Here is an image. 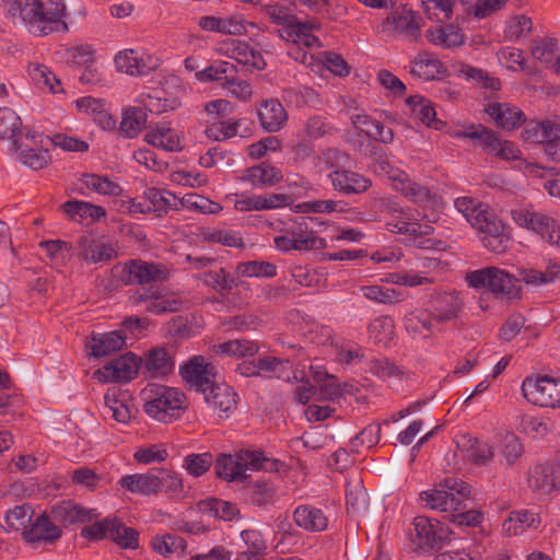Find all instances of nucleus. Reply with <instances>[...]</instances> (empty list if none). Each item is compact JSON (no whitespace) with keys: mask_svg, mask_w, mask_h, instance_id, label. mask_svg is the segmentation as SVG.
I'll list each match as a JSON object with an SVG mask.
<instances>
[{"mask_svg":"<svg viewBox=\"0 0 560 560\" xmlns=\"http://www.w3.org/2000/svg\"><path fill=\"white\" fill-rule=\"evenodd\" d=\"M122 489L143 497L156 495L160 493V479L156 468L145 474L125 475L118 480Z\"/></svg>","mask_w":560,"mask_h":560,"instance_id":"nucleus-18","label":"nucleus"},{"mask_svg":"<svg viewBox=\"0 0 560 560\" xmlns=\"http://www.w3.org/2000/svg\"><path fill=\"white\" fill-rule=\"evenodd\" d=\"M471 225L481 234L483 246L494 254H503L511 247L512 238L503 222L486 211L475 215Z\"/></svg>","mask_w":560,"mask_h":560,"instance_id":"nucleus-7","label":"nucleus"},{"mask_svg":"<svg viewBox=\"0 0 560 560\" xmlns=\"http://www.w3.org/2000/svg\"><path fill=\"white\" fill-rule=\"evenodd\" d=\"M86 346L91 349L93 357H107L127 347L126 336H121L118 329L104 334H93Z\"/></svg>","mask_w":560,"mask_h":560,"instance_id":"nucleus-29","label":"nucleus"},{"mask_svg":"<svg viewBox=\"0 0 560 560\" xmlns=\"http://www.w3.org/2000/svg\"><path fill=\"white\" fill-rule=\"evenodd\" d=\"M425 36L432 44L440 45L445 48H451L464 44V36L460 33V30L451 24L446 26L429 28L425 33Z\"/></svg>","mask_w":560,"mask_h":560,"instance_id":"nucleus-48","label":"nucleus"},{"mask_svg":"<svg viewBox=\"0 0 560 560\" xmlns=\"http://www.w3.org/2000/svg\"><path fill=\"white\" fill-rule=\"evenodd\" d=\"M72 78L86 91H90L102 82V74L96 63H89V66L72 65Z\"/></svg>","mask_w":560,"mask_h":560,"instance_id":"nucleus-60","label":"nucleus"},{"mask_svg":"<svg viewBox=\"0 0 560 560\" xmlns=\"http://www.w3.org/2000/svg\"><path fill=\"white\" fill-rule=\"evenodd\" d=\"M150 322L145 317L128 316L119 325L118 331L121 336H126V345L128 341L132 345L133 341L144 336Z\"/></svg>","mask_w":560,"mask_h":560,"instance_id":"nucleus-58","label":"nucleus"},{"mask_svg":"<svg viewBox=\"0 0 560 560\" xmlns=\"http://www.w3.org/2000/svg\"><path fill=\"white\" fill-rule=\"evenodd\" d=\"M174 365V360L165 348H155L148 353L143 368L153 377L170 374Z\"/></svg>","mask_w":560,"mask_h":560,"instance_id":"nucleus-41","label":"nucleus"},{"mask_svg":"<svg viewBox=\"0 0 560 560\" xmlns=\"http://www.w3.org/2000/svg\"><path fill=\"white\" fill-rule=\"evenodd\" d=\"M394 188L418 206L425 207L434 201L435 196L430 189L412 182L407 173L399 182L394 184Z\"/></svg>","mask_w":560,"mask_h":560,"instance_id":"nucleus-40","label":"nucleus"},{"mask_svg":"<svg viewBox=\"0 0 560 560\" xmlns=\"http://www.w3.org/2000/svg\"><path fill=\"white\" fill-rule=\"evenodd\" d=\"M455 136L458 139L471 140L488 154H491L495 150V144H499V133L482 124H471L464 130L457 131Z\"/></svg>","mask_w":560,"mask_h":560,"instance_id":"nucleus-30","label":"nucleus"},{"mask_svg":"<svg viewBox=\"0 0 560 560\" xmlns=\"http://www.w3.org/2000/svg\"><path fill=\"white\" fill-rule=\"evenodd\" d=\"M447 72L443 62L434 55L428 51L419 52L412 61L410 73L423 81L442 79Z\"/></svg>","mask_w":560,"mask_h":560,"instance_id":"nucleus-21","label":"nucleus"},{"mask_svg":"<svg viewBox=\"0 0 560 560\" xmlns=\"http://www.w3.org/2000/svg\"><path fill=\"white\" fill-rule=\"evenodd\" d=\"M39 246L45 249L55 268L66 266V259L70 256V246L67 242L60 240L42 241Z\"/></svg>","mask_w":560,"mask_h":560,"instance_id":"nucleus-61","label":"nucleus"},{"mask_svg":"<svg viewBox=\"0 0 560 560\" xmlns=\"http://www.w3.org/2000/svg\"><path fill=\"white\" fill-rule=\"evenodd\" d=\"M213 350L219 355L228 357H253L257 353L258 347L254 341L246 339L229 340L217 345Z\"/></svg>","mask_w":560,"mask_h":560,"instance_id":"nucleus-51","label":"nucleus"},{"mask_svg":"<svg viewBox=\"0 0 560 560\" xmlns=\"http://www.w3.org/2000/svg\"><path fill=\"white\" fill-rule=\"evenodd\" d=\"M422 18L406 7L393 10L383 22V30L410 43L421 36Z\"/></svg>","mask_w":560,"mask_h":560,"instance_id":"nucleus-11","label":"nucleus"},{"mask_svg":"<svg viewBox=\"0 0 560 560\" xmlns=\"http://www.w3.org/2000/svg\"><path fill=\"white\" fill-rule=\"evenodd\" d=\"M79 246L83 259L94 264L108 262L118 257L119 247L117 242L104 237H82Z\"/></svg>","mask_w":560,"mask_h":560,"instance_id":"nucleus-16","label":"nucleus"},{"mask_svg":"<svg viewBox=\"0 0 560 560\" xmlns=\"http://www.w3.org/2000/svg\"><path fill=\"white\" fill-rule=\"evenodd\" d=\"M151 547L156 553L166 558L174 553H177L178 556L184 555L187 548V542L177 534H165L162 536H155L151 540Z\"/></svg>","mask_w":560,"mask_h":560,"instance_id":"nucleus-50","label":"nucleus"},{"mask_svg":"<svg viewBox=\"0 0 560 560\" xmlns=\"http://www.w3.org/2000/svg\"><path fill=\"white\" fill-rule=\"evenodd\" d=\"M203 394L205 401L213 409L224 413L228 418L230 413L237 408V394L225 383H217V381Z\"/></svg>","mask_w":560,"mask_h":560,"instance_id":"nucleus-20","label":"nucleus"},{"mask_svg":"<svg viewBox=\"0 0 560 560\" xmlns=\"http://www.w3.org/2000/svg\"><path fill=\"white\" fill-rule=\"evenodd\" d=\"M238 73L237 67L229 61L219 60L207 67L206 69L198 71L196 78L200 82H220L224 86L228 79L233 80V75Z\"/></svg>","mask_w":560,"mask_h":560,"instance_id":"nucleus-43","label":"nucleus"},{"mask_svg":"<svg viewBox=\"0 0 560 560\" xmlns=\"http://www.w3.org/2000/svg\"><path fill=\"white\" fill-rule=\"evenodd\" d=\"M462 308L463 302L457 293H444L434 301L433 310L430 313L433 314L438 324H443L457 318Z\"/></svg>","mask_w":560,"mask_h":560,"instance_id":"nucleus-35","label":"nucleus"},{"mask_svg":"<svg viewBox=\"0 0 560 560\" xmlns=\"http://www.w3.org/2000/svg\"><path fill=\"white\" fill-rule=\"evenodd\" d=\"M143 396L145 413L163 423L178 419L187 408L185 394L174 387L151 384L143 390Z\"/></svg>","mask_w":560,"mask_h":560,"instance_id":"nucleus-3","label":"nucleus"},{"mask_svg":"<svg viewBox=\"0 0 560 560\" xmlns=\"http://www.w3.org/2000/svg\"><path fill=\"white\" fill-rule=\"evenodd\" d=\"M458 72L467 81H474L482 89L489 90V98H498L497 93L501 90L502 84L499 78L491 77L487 71L475 68L468 63H459Z\"/></svg>","mask_w":560,"mask_h":560,"instance_id":"nucleus-38","label":"nucleus"},{"mask_svg":"<svg viewBox=\"0 0 560 560\" xmlns=\"http://www.w3.org/2000/svg\"><path fill=\"white\" fill-rule=\"evenodd\" d=\"M141 365L142 358L129 351L95 370L93 372V378L102 384L127 383L138 375Z\"/></svg>","mask_w":560,"mask_h":560,"instance_id":"nucleus-9","label":"nucleus"},{"mask_svg":"<svg viewBox=\"0 0 560 560\" xmlns=\"http://www.w3.org/2000/svg\"><path fill=\"white\" fill-rule=\"evenodd\" d=\"M241 538L246 545V550L241 552L243 560H256L265 555L267 545L259 530L245 529L241 533Z\"/></svg>","mask_w":560,"mask_h":560,"instance_id":"nucleus-52","label":"nucleus"},{"mask_svg":"<svg viewBox=\"0 0 560 560\" xmlns=\"http://www.w3.org/2000/svg\"><path fill=\"white\" fill-rule=\"evenodd\" d=\"M470 486L462 479L447 477L436 488L422 491L420 500L431 510L455 512L466 509L465 501L470 497Z\"/></svg>","mask_w":560,"mask_h":560,"instance_id":"nucleus-4","label":"nucleus"},{"mask_svg":"<svg viewBox=\"0 0 560 560\" xmlns=\"http://www.w3.org/2000/svg\"><path fill=\"white\" fill-rule=\"evenodd\" d=\"M522 138L525 141L541 144L542 152L546 155L547 145L560 140V125L548 119L529 121L522 131Z\"/></svg>","mask_w":560,"mask_h":560,"instance_id":"nucleus-19","label":"nucleus"},{"mask_svg":"<svg viewBox=\"0 0 560 560\" xmlns=\"http://www.w3.org/2000/svg\"><path fill=\"white\" fill-rule=\"evenodd\" d=\"M265 15L275 24L281 26L278 34L285 40L295 42L305 31L307 24L302 23L291 13V10L283 4H269L262 9Z\"/></svg>","mask_w":560,"mask_h":560,"instance_id":"nucleus-13","label":"nucleus"},{"mask_svg":"<svg viewBox=\"0 0 560 560\" xmlns=\"http://www.w3.org/2000/svg\"><path fill=\"white\" fill-rule=\"evenodd\" d=\"M394 320L388 315L378 316L373 319L369 327V337L374 340L375 343L386 345L394 335Z\"/></svg>","mask_w":560,"mask_h":560,"instance_id":"nucleus-55","label":"nucleus"},{"mask_svg":"<svg viewBox=\"0 0 560 560\" xmlns=\"http://www.w3.org/2000/svg\"><path fill=\"white\" fill-rule=\"evenodd\" d=\"M285 233L291 235L295 240L296 244L302 243V247H298L299 252L324 249L327 246L324 238L319 237L315 231L310 230L305 219L301 222L294 223L291 228H288Z\"/></svg>","mask_w":560,"mask_h":560,"instance_id":"nucleus-34","label":"nucleus"},{"mask_svg":"<svg viewBox=\"0 0 560 560\" xmlns=\"http://www.w3.org/2000/svg\"><path fill=\"white\" fill-rule=\"evenodd\" d=\"M198 25L207 32L220 33L223 35L240 36L246 33L244 21L235 18H217L212 15L201 16Z\"/></svg>","mask_w":560,"mask_h":560,"instance_id":"nucleus-31","label":"nucleus"},{"mask_svg":"<svg viewBox=\"0 0 560 560\" xmlns=\"http://www.w3.org/2000/svg\"><path fill=\"white\" fill-rule=\"evenodd\" d=\"M328 177L334 189L345 195L363 194L372 186L369 177L345 167H336Z\"/></svg>","mask_w":560,"mask_h":560,"instance_id":"nucleus-15","label":"nucleus"},{"mask_svg":"<svg viewBox=\"0 0 560 560\" xmlns=\"http://www.w3.org/2000/svg\"><path fill=\"white\" fill-rule=\"evenodd\" d=\"M242 179L255 187H272L283 180V174L280 168L262 162L246 168Z\"/></svg>","mask_w":560,"mask_h":560,"instance_id":"nucleus-27","label":"nucleus"},{"mask_svg":"<svg viewBox=\"0 0 560 560\" xmlns=\"http://www.w3.org/2000/svg\"><path fill=\"white\" fill-rule=\"evenodd\" d=\"M149 144L165 151H180V138L177 132L165 124H159L145 135Z\"/></svg>","mask_w":560,"mask_h":560,"instance_id":"nucleus-37","label":"nucleus"},{"mask_svg":"<svg viewBox=\"0 0 560 560\" xmlns=\"http://www.w3.org/2000/svg\"><path fill=\"white\" fill-rule=\"evenodd\" d=\"M106 214V210L102 206L72 199V220L78 219L84 226L93 225L105 218Z\"/></svg>","mask_w":560,"mask_h":560,"instance_id":"nucleus-49","label":"nucleus"},{"mask_svg":"<svg viewBox=\"0 0 560 560\" xmlns=\"http://www.w3.org/2000/svg\"><path fill=\"white\" fill-rule=\"evenodd\" d=\"M178 202L182 206H185L186 208L190 210H196L200 213H218L222 210V207L220 203L209 200L208 198L197 195V194H189L183 197L178 200Z\"/></svg>","mask_w":560,"mask_h":560,"instance_id":"nucleus-63","label":"nucleus"},{"mask_svg":"<svg viewBox=\"0 0 560 560\" xmlns=\"http://www.w3.org/2000/svg\"><path fill=\"white\" fill-rule=\"evenodd\" d=\"M160 479V492L164 493L171 499H184L186 490L183 477L174 469L156 468Z\"/></svg>","mask_w":560,"mask_h":560,"instance_id":"nucleus-45","label":"nucleus"},{"mask_svg":"<svg viewBox=\"0 0 560 560\" xmlns=\"http://www.w3.org/2000/svg\"><path fill=\"white\" fill-rule=\"evenodd\" d=\"M483 110L491 117L495 126L503 130H515L526 121L524 112L510 103L490 102Z\"/></svg>","mask_w":560,"mask_h":560,"instance_id":"nucleus-14","label":"nucleus"},{"mask_svg":"<svg viewBox=\"0 0 560 560\" xmlns=\"http://www.w3.org/2000/svg\"><path fill=\"white\" fill-rule=\"evenodd\" d=\"M144 198L150 202V210L156 217H163L171 209L177 208V201L179 200L172 192L156 187L147 188L144 190Z\"/></svg>","mask_w":560,"mask_h":560,"instance_id":"nucleus-42","label":"nucleus"},{"mask_svg":"<svg viewBox=\"0 0 560 560\" xmlns=\"http://www.w3.org/2000/svg\"><path fill=\"white\" fill-rule=\"evenodd\" d=\"M34 516V510L27 505H16L5 513V523L9 529L23 532L27 528Z\"/></svg>","mask_w":560,"mask_h":560,"instance_id":"nucleus-62","label":"nucleus"},{"mask_svg":"<svg viewBox=\"0 0 560 560\" xmlns=\"http://www.w3.org/2000/svg\"><path fill=\"white\" fill-rule=\"evenodd\" d=\"M179 374L189 390L205 393L215 382L218 371L203 357L195 355L179 368Z\"/></svg>","mask_w":560,"mask_h":560,"instance_id":"nucleus-12","label":"nucleus"},{"mask_svg":"<svg viewBox=\"0 0 560 560\" xmlns=\"http://www.w3.org/2000/svg\"><path fill=\"white\" fill-rule=\"evenodd\" d=\"M294 523L306 532H323L328 526V518L323 510L310 504H301L293 511Z\"/></svg>","mask_w":560,"mask_h":560,"instance_id":"nucleus-26","label":"nucleus"},{"mask_svg":"<svg viewBox=\"0 0 560 560\" xmlns=\"http://www.w3.org/2000/svg\"><path fill=\"white\" fill-rule=\"evenodd\" d=\"M109 539L122 549H137L139 547V532L126 526L117 517H113Z\"/></svg>","mask_w":560,"mask_h":560,"instance_id":"nucleus-47","label":"nucleus"},{"mask_svg":"<svg viewBox=\"0 0 560 560\" xmlns=\"http://www.w3.org/2000/svg\"><path fill=\"white\" fill-rule=\"evenodd\" d=\"M247 482L252 504L262 506L272 502L276 489L270 480L261 478L250 482L248 479Z\"/></svg>","mask_w":560,"mask_h":560,"instance_id":"nucleus-54","label":"nucleus"},{"mask_svg":"<svg viewBox=\"0 0 560 560\" xmlns=\"http://www.w3.org/2000/svg\"><path fill=\"white\" fill-rule=\"evenodd\" d=\"M281 460L268 458L260 450L242 448L234 455L220 453L213 459L214 474L218 479L226 482H245L249 479L246 470L279 471Z\"/></svg>","mask_w":560,"mask_h":560,"instance_id":"nucleus-2","label":"nucleus"},{"mask_svg":"<svg viewBox=\"0 0 560 560\" xmlns=\"http://www.w3.org/2000/svg\"><path fill=\"white\" fill-rule=\"evenodd\" d=\"M22 535L28 542H54L61 536V529L46 514H40L32 518Z\"/></svg>","mask_w":560,"mask_h":560,"instance_id":"nucleus-23","label":"nucleus"},{"mask_svg":"<svg viewBox=\"0 0 560 560\" xmlns=\"http://www.w3.org/2000/svg\"><path fill=\"white\" fill-rule=\"evenodd\" d=\"M23 125L21 117L9 107H0V139L10 140L15 152L22 147Z\"/></svg>","mask_w":560,"mask_h":560,"instance_id":"nucleus-28","label":"nucleus"},{"mask_svg":"<svg viewBox=\"0 0 560 560\" xmlns=\"http://www.w3.org/2000/svg\"><path fill=\"white\" fill-rule=\"evenodd\" d=\"M147 118L148 116L143 108H127L122 114V119L119 125V135L128 139L137 137L144 127Z\"/></svg>","mask_w":560,"mask_h":560,"instance_id":"nucleus-44","label":"nucleus"},{"mask_svg":"<svg viewBox=\"0 0 560 560\" xmlns=\"http://www.w3.org/2000/svg\"><path fill=\"white\" fill-rule=\"evenodd\" d=\"M236 273L242 277H266L277 276V266L269 261L249 260L240 262L236 266Z\"/></svg>","mask_w":560,"mask_h":560,"instance_id":"nucleus-59","label":"nucleus"},{"mask_svg":"<svg viewBox=\"0 0 560 560\" xmlns=\"http://www.w3.org/2000/svg\"><path fill=\"white\" fill-rule=\"evenodd\" d=\"M205 282L222 296H228L235 285V278L224 268L210 270L205 275Z\"/></svg>","mask_w":560,"mask_h":560,"instance_id":"nucleus-57","label":"nucleus"},{"mask_svg":"<svg viewBox=\"0 0 560 560\" xmlns=\"http://www.w3.org/2000/svg\"><path fill=\"white\" fill-rule=\"evenodd\" d=\"M413 533L410 534V540L417 550L430 551L441 548L442 545L450 540L452 530L443 526V524L428 516L419 515L412 521Z\"/></svg>","mask_w":560,"mask_h":560,"instance_id":"nucleus-8","label":"nucleus"},{"mask_svg":"<svg viewBox=\"0 0 560 560\" xmlns=\"http://www.w3.org/2000/svg\"><path fill=\"white\" fill-rule=\"evenodd\" d=\"M522 392L533 405L552 409L560 407V378L548 375L535 380L527 377L522 384Z\"/></svg>","mask_w":560,"mask_h":560,"instance_id":"nucleus-10","label":"nucleus"},{"mask_svg":"<svg viewBox=\"0 0 560 560\" xmlns=\"http://www.w3.org/2000/svg\"><path fill=\"white\" fill-rule=\"evenodd\" d=\"M153 300L145 308L147 312L153 314H163L168 312H177L180 302L174 299H164L159 290L150 289L144 295H140L139 301Z\"/></svg>","mask_w":560,"mask_h":560,"instance_id":"nucleus-56","label":"nucleus"},{"mask_svg":"<svg viewBox=\"0 0 560 560\" xmlns=\"http://www.w3.org/2000/svg\"><path fill=\"white\" fill-rule=\"evenodd\" d=\"M258 118L266 131L277 132L285 125L288 114L278 100L269 98L261 102L258 108Z\"/></svg>","mask_w":560,"mask_h":560,"instance_id":"nucleus-25","label":"nucleus"},{"mask_svg":"<svg viewBox=\"0 0 560 560\" xmlns=\"http://www.w3.org/2000/svg\"><path fill=\"white\" fill-rule=\"evenodd\" d=\"M114 61L118 71L129 75H145L156 67V65L152 63L150 56L145 59L138 56L133 49L119 51L115 56Z\"/></svg>","mask_w":560,"mask_h":560,"instance_id":"nucleus-24","label":"nucleus"},{"mask_svg":"<svg viewBox=\"0 0 560 560\" xmlns=\"http://www.w3.org/2000/svg\"><path fill=\"white\" fill-rule=\"evenodd\" d=\"M112 271H119V280L125 285L163 283L170 278V269L165 264L142 259H130L122 265L117 264Z\"/></svg>","mask_w":560,"mask_h":560,"instance_id":"nucleus-6","label":"nucleus"},{"mask_svg":"<svg viewBox=\"0 0 560 560\" xmlns=\"http://www.w3.org/2000/svg\"><path fill=\"white\" fill-rule=\"evenodd\" d=\"M81 187L72 188L81 195H85L83 187L89 191H94L104 196H119L122 192V188L119 184L113 182L107 176L97 175L94 173H84L80 178Z\"/></svg>","mask_w":560,"mask_h":560,"instance_id":"nucleus-33","label":"nucleus"},{"mask_svg":"<svg viewBox=\"0 0 560 560\" xmlns=\"http://www.w3.org/2000/svg\"><path fill=\"white\" fill-rule=\"evenodd\" d=\"M511 218L521 228L534 231L539 234L542 240L549 233V230L555 225V219L542 213L537 212L533 207H520L511 210Z\"/></svg>","mask_w":560,"mask_h":560,"instance_id":"nucleus-17","label":"nucleus"},{"mask_svg":"<svg viewBox=\"0 0 560 560\" xmlns=\"http://www.w3.org/2000/svg\"><path fill=\"white\" fill-rule=\"evenodd\" d=\"M3 9L13 22L21 21L30 32L45 36L52 32H66L67 7L62 0H1Z\"/></svg>","mask_w":560,"mask_h":560,"instance_id":"nucleus-1","label":"nucleus"},{"mask_svg":"<svg viewBox=\"0 0 560 560\" xmlns=\"http://www.w3.org/2000/svg\"><path fill=\"white\" fill-rule=\"evenodd\" d=\"M213 465V455L210 452L190 453L183 459V468L194 478L206 475Z\"/></svg>","mask_w":560,"mask_h":560,"instance_id":"nucleus-53","label":"nucleus"},{"mask_svg":"<svg viewBox=\"0 0 560 560\" xmlns=\"http://www.w3.org/2000/svg\"><path fill=\"white\" fill-rule=\"evenodd\" d=\"M258 370H260V374L262 373L266 377L290 381L292 363L289 359L265 357L258 359Z\"/></svg>","mask_w":560,"mask_h":560,"instance_id":"nucleus-46","label":"nucleus"},{"mask_svg":"<svg viewBox=\"0 0 560 560\" xmlns=\"http://www.w3.org/2000/svg\"><path fill=\"white\" fill-rule=\"evenodd\" d=\"M466 281L471 288H486L494 295L509 300L520 299L521 296L522 280L497 267H486L470 271L466 275Z\"/></svg>","mask_w":560,"mask_h":560,"instance_id":"nucleus-5","label":"nucleus"},{"mask_svg":"<svg viewBox=\"0 0 560 560\" xmlns=\"http://www.w3.org/2000/svg\"><path fill=\"white\" fill-rule=\"evenodd\" d=\"M539 525L540 517L538 514L528 510H520L510 512L502 524V529L504 534L511 537L522 535L529 528L536 529Z\"/></svg>","mask_w":560,"mask_h":560,"instance_id":"nucleus-32","label":"nucleus"},{"mask_svg":"<svg viewBox=\"0 0 560 560\" xmlns=\"http://www.w3.org/2000/svg\"><path fill=\"white\" fill-rule=\"evenodd\" d=\"M406 330L415 336L429 338L439 325L430 311L411 312L404 319Z\"/></svg>","mask_w":560,"mask_h":560,"instance_id":"nucleus-36","label":"nucleus"},{"mask_svg":"<svg viewBox=\"0 0 560 560\" xmlns=\"http://www.w3.org/2000/svg\"><path fill=\"white\" fill-rule=\"evenodd\" d=\"M198 510L209 516L232 521L240 517V509L236 503L224 501L218 498H208L197 504Z\"/></svg>","mask_w":560,"mask_h":560,"instance_id":"nucleus-39","label":"nucleus"},{"mask_svg":"<svg viewBox=\"0 0 560 560\" xmlns=\"http://www.w3.org/2000/svg\"><path fill=\"white\" fill-rule=\"evenodd\" d=\"M529 487L542 493H550L560 485V467L544 463L537 464L528 477Z\"/></svg>","mask_w":560,"mask_h":560,"instance_id":"nucleus-22","label":"nucleus"},{"mask_svg":"<svg viewBox=\"0 0 560 560\" xmlns=\"http://www.w3.org/2000/svg\"><path fill=\"white\" fill-rule=\"evenodd\" d=\"M95 522L88 523L82 527L80 536L89 541H98L109 538L110 526L113 525V517H106L102 521L94 520Z\"/></svg>","mask_w":560,"mask_h":560,"instance_id":"nucleus-64","label":"nucleus"}]
</instances>
